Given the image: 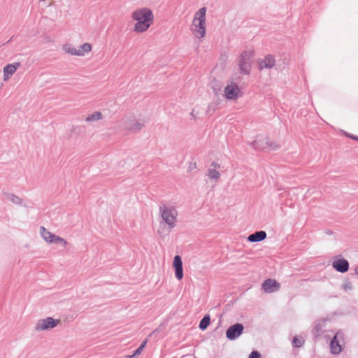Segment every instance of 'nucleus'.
I'll use <instances>...</instances> for the list:
<instances>
[{
    "mask_svg": "<svg viewBox=\"0 0 358 358\" xmlns=\"http://www.w3.org/2000/svg\"><path fill=\"white\" fill-rule=\"evenodd\" d=\"M143 126V124H141L140 122H136L130 127V130L132 131L133 132H138L142 129Z\"/></svg>",
    "mask_w": 358,
    "mask_h": 358,
    "instance_id": "obj_29",
    "label": "nucleus"
},
{
    "mask_svg": "<svg viewBox=\"0 0 358 358\" xmlns=\"http://www.w3.org/2000/svg\"><path fill=\"white\" fill-rule=\"evenodd\" d=\"M134 355H127L124 358H134Z\"/></svg>",
    "mask_w": 358,
    "mask_h": 358,
    "instance_id": "obj_35",
    "label": "nucleus"
},
{
    "mask_svg": "<svg viewBox=\"0 0 358 358\" xmlns=\"http://www.w3.org/2000/svg\"><path fill=\"white\" fill-rule=\"evenodd\" d=\"M196 169V162H190L188 166L187 171L190 172L192 170Z\"/></svg>",
    "mask_w": 358,
    "mask_h": 358,
    "instance_id": "obj_31",
    "label": "nucleus"
},
{
    "mask_svg": "<svg viewBox=\"0 0 358 358\" xmlns=\"http://www.w3.org/2000/svg\"><path fill=\"white\" fill-rule=\"evenodd\" d=\"M326 321L327 320L321 319L315 322V326L312 330V334L315 339H317L323 334V329L325 327Z\"/></svg>",
    "mask_w": 358,
    "mask_h": 358,
    "instance_id": "obj_11",
    "label": "nucleus"
},
{
    "mask_svg": "<svg viewBox=\"0 0 358 358\" xmlns=\"http://www.w3.org/2000/svg\"><path fill=\"white\" fill-rule=\"evenodd\" d=\"M102 113L100 111H96L93 114L89 115L88 117H86V122H94L96 120H101L102 118Z\"/></svg>",
    "mask_w": 358,
    "mask_h": 358,
    "instance_id": "obj_21",
    "label": "nucleus"
},
{
    "mask_svg": "<svg viewBox=\"0 0 358 358\" xmlns=\"http://www.w3.org/2000/svg\"><path fill=\"white\" fill-rule=\"evenodd\" d=\"M210 166L214 168L213 169H215V170H216V169H220V165L217 162H213L211 163Z\"/></svg>",
    "mask_w": 358,
    "mask_h": 358,
    "instance_id": "obj_33",
    "label": "nucleus"
},
{
    "mask_svg": "<svg viewBox=\"0 0 358 358\" xmlns=\"http://www.w3.org/2000/svg\"><path fill=\"white\" fill-rule=\"evenodd\" d=\"M248 358H262V355L261 354L257 351V350H253L249 355V357Z\"/></svg>",
    "mask_w": 358,
    "mask_h": 358,
    "instance_id": "obj_30",
    "label": "nucleus"
},
{
    "mask_svg": "<svg viewBox=\"0 0 358 358\" xmlns=\"http://www.w3.org/2000/svg\"><path fill=\"white\" fill-rule=\"evenodd\" d=\"M4 196L9 201H10L13 203L19 205V206H26L23 203V200L20 198L19 196H16L14 194L8 193V192H3Z\"/></svg>",
    "mask_w": 358,
    "mask_h": 358,
    "instance_id": "obj_16",
    "label": "nucleus"
},
{
    "mask_svg": "<svg viewBox=\"0 0 358 358\" xmlns=\"http://www.w3.org/2000/svg\"><path fill=\"white\" fill-rule=\"evenodd\" d=\"M206 8L202 7L194 14L192 22L194 28L192 30L198 38H202L206 35Z\"/></svg>",
    "mask_w": 358,
    "mask_h": 358,
    "instance_id": "obj_2",
    "label": "nucleus"
},
{
    "mask_svg": "<svg viewBox=\"0 0 358 358\" xmlns=\"http://www.w3.org/2000/svg\"><path fill=\"white\" fill-rule=\"evenodd\" d=\"M343 287V288L345 289H352V284H351V282H348L345 284H344Z\"/></svg>",
    "mask_w": 358,
    "mask_h": 358,
    "instance_id": "obj_32",
    "label": "nucleus"
},
{
    "mask_svg": "<svg viewBox=\"0 0 358 358\" xmlns=\"http://www.w3.org/2000/svg\"><path fill=\"white\" fill-rule=\"evenodd\" d=\"M338 335H339V332L336 333L334 336V337L331 338V342H330L331 352L334 355L339 354L343 350L341 345L339 344V342H338Z\"/></svg>",
    "mask_w": 358,
    "mask_h": 358,
    "instance_id": "obj_12",
    "label": "nucleus"
},
{
    "mask_svg": "<svg viewBox=\"0 0 358 358\" xmlns=\"http://www.w3.org/2000/svg\"><path fill=\"white\" fill-rule=\"evenodd\" d=\"M264 143L266 144L267 148H269L271 150H278L280 148V145L277 143L271 141L268 137L265 138Z\"/></svg>",
    "mask_w": 358,
    "mask_h": 358,
    "instance_id": "obj_22",
    "label": "nucleus"
},
{
    "mask_svg": "<svg viewBox=\"0 0 358 358\" xmlns=\"http://www.w3.org/2000/svg\"><path fill=\"white\" fill-rule=\"evenodd\" d=\"M266 238V233L264 231H257L251 234L248 237V241L251 243L259 242L264 241Z\"/></svg>",
    "mask_w": 358,
    "mask_h": 358,
    "instance_id": "obj_14",
    "label": "nucleus"
},
{
    "mask_svg": "<svg viewBox=\"0 0 358 358\" xmlns=\"http://www.w3.org/2000/svg\"><path fill=\"white\" fill-rule=\"evenodd\" d=\"M346 136L348 137H349L350 138H351V139H353V140H355V141H358V136H355V135H353V134H346Z\"/></svg>",
    "mask_w": 358,
    "mask_h": 358,
    "instance_id": "obj_34",
    "label": "nucleus"
},
{
    "mask_svg": "<svg viewBox=\"0 0 358 358\" xmlns=\"http://www.w3.org/2000/svg\"><path fill=\"white\" fill-rule=\"evenodd\" d=\"M92 50V45L90 43H85L80 46V48L78 50L79 52L82 53V56L85 55L86 52H89Z\"/></svg>",
    "mask_w": 358,
    "mask_h": 358,
    "instance_id": "obj_25",
    "label": "nucleus"
},
{
    "mask_svg": "<svg viewBox=\"0 0 358 358\" xmlns=\"http://www.w3.org/2000/svg\"><path fill=\"white\" fill-rule=\"evenodd\" d=\"M194 358H196V357H194Z\"/></svg>",
    "mask_w": 358,
    "mask_h": 358,
    "instance_id": "obj_37",
    "label": "nucleus"
},
{
    "mask_svg": "<svg viewBox=\"0 0 358 358\" xmlns=\"http://www.w3.org/2000/svg\"><path fill=\"white\" fill-rule=\"evenodd\" d=\"M131 17L134 20L137 21L134 25V31L136 32L145 31L153 22L152 11L146 8L134 11Z\"/></svg>",
    "mask_w": 358,
    "mask_h": 358,
    "instance_id": "obj_1",
    "label": "nucleus"
},
{
    "mask_svg": "<svg viewBox=\"0 0 358 358\" xmlns=\"http://www.w3.org/2000/svg\"><path fill=\"white\" fill-rule=\"evenodd\" d=\"M148 343V339H145V341H143L141 345H139V347L134 351V352L133 353L134 356H136V355H140L142 351L143 350V349L145 348V347L146 346V344Z\"/></svg>",
    "mask_w": 358,
    "mask_h": 358,
    "instance_id": "obj_28",
    "label": "nucleus"
},
{
    "mask_svg": "<svg viewBox=\"0 0 358 358\" xmlns=\"http://www.w3.org/2000/svg\"><path fill=\"white\" fill-rule=\"evenodd\" d=\"M332 267L336 271L345 273L349 270L350 264L347 259L343 257L338 258V257L336 256L332 262Z\"/></svg>",
    "mask_w": 358,
    "mask_h": 358,
    "instance_id": "obj_7",
    "label": "nucleus"
},
{
    "mask_svg": "<svg viewBox=\"0 0 358 358\" xmlns=\"http://www.w3.org/2000/svg\"><path fill=\"white\" fill-rule=\"evenodd\" d=\"M224 96L227 100H236L243 96L240 87L238 85L231 81L227 83L224 90Z\"/></svg>",
    "mask_w": 358,
    "mask_h": 358,
    "instance_id": "obj_4",
    "label": "nucleus"
},
{
    "mask_svg": "<svg viewBox=\"0 0 358 358\" xmlns=\"http://www.w3.org/2000/svg\"><path fill=\"white\" fill-rule=\"evenodd\" d=\"M355 273L358 275V266L355 268Z\"/></svg>",
    "mask_w": 358,
    "mask_h": 358,
    "instance_id": "obj_36",
    "label": "nucleus"
},
{
    "mask_svg": "<svg viewBox=\"0 0 358 358\" xmlns=\"http://www.w3.org/2000/svg\"><path fill=\"white\" fill-rule=\"evenodd\" d=\"M40 232L45 241L49 243V240L54 238L55 234L48 231L44 227H41Z\"/></svg>",
    "mask_w": 358,
    "mask_h": 358,
    "instance_id": "obj_19",
    "label": "nucleus"
},
{
    "mask_svg": "<svg viewBox=\"0 0 358 358\" xmlns=\"http://www.w3.org/2000/svg\"><path fill=\"white\" fill-rule=\"evenodd\" d=\"M173 266L175 270V275L178 280L183 278L182 261L180 255H176L173 257Z\"/></svg>",
    "mask_w": 358,
    "mask_h": 358,
    "instance_id": "obj_9",
    "label": "nucleus"
},
{
    "mask_svg": "<svg viewBox=\"0 0 358 358\" xmlns=\"http://www.w3.org/2000/svg\"><path fill=\"white\" fill-rule=\"evenodd\" d=\"M305 341L303 339H299L297 336H294L292 341V345L294 348H301L303 345Z\"/></svg>",
    "mask_w": 358,
    "mask_h": 358,
    "instance_id": "obj_27",
    "label": "nucleus"
},
{
    "mask_svg": "<svg viewBox=\"0 0 358 358\" xmlns=\"http://www.w3.org/2000/svg\"><path fill=\"white\" fill-rule=\"evenodd\" d=\"M244 326L241 323L231 325L226 331V337L229 341H235L239 338L244 331Z\"/></svg>",
    "mask_w": 358,
    "mask_h": 358,
    "instance_id": "obj_5",
    "label": "nucleus"
},
{
    "mask_svg": "<svg viewBox=\"0 0 358 358\" xmlns=\"http://www.w3.org/2000/svg\"><path fill=\"white\" fill-rule=\"evenodd\" d=\"M264 142H265V138L257 139L252 142V145L253 148L256 150H265L267 148V145Z\"/></svg>",
    "mask_w": 358,
    "mask_h": 358,
    "instance_id": "obj_18",
    "label": "nucleus"
},
{
    "mask_svg": "<svg viewBox=\"0 0 358 358\" xmlns=\"http://www.w3.org/2000/svg\"><path fill=\"white\" fill-rule=\"evenodd\" d=\"M207 176L213 180H217L220 178V173L215 169H208Z\"/></svg>",
    "mask_w": 358,
    "mask_h": 358,
    "instance_id": "obj_24",
    "label": "nucleus"
},
{
    "mask_svg": "<svg viewBox=\"0 0 358 358\" xmlns=\"http://www.w3.org/2000/svg\"><path fill=\"white\" fill-rule=\"evenodd\" d=\"M238 66H239V71L241 74H243V75L250 74V71L251 69L250 63H247V64L238 63Z\"/></svg>",
    "mask_w": 358,
    "mask_h": 358,
    "instance_id": "obj_20",
    "label": "nucleus"
},
{
    "mask_svg": "<svg viewBox=\"0 0 358 358\" xmlns=\"http://www.w3.org/2000/svg\"><path fill=\"white\" fill-rule=\"evenodd\" d=\"M49 243H55L57 245L61 244L63 246H66L67 244V241L63 238L55 235L52 239L49 240Z\"/></svg>",
    "mask_w": 358,
    "mask_h": 358,
    "instance_id": "obj_23",
    "label": "nucleus"
},
{
    "mask_svg": "<svg viewBox=\"0 0 358 358\" xmlns=\"http://www.w3.org/2000/svg\"><path fill=\"white\" fill-rule=\"evenodd\" d=\"M64 49L66 52L71 54V55L82 56V53L79 52V51L74 48L65 45Z\"/></svg>",
    "mask_w": 358,
    "mask_h": 358,
    "instance_id": "obj_26",
    "label": "nucleus"
},
{
    "mask_svg": "<svg viewBox=\"0 0 358 358\" xmlns=\"http://www.w3.org/2000/svg\"><path fill=\"white\" fill-rule=\"evenodd\" d=\"M280 283L274 279H266L262 285V289L266 293H273L280 288Z\"/></svg>",
    "mask_w": 358,
    "mask_h": 358,
    "instance_id": "obj_8",
    "label": "nucleus"
},
{
    "mask_svg": "<svg viewBox=\"0 0 358 358\" xmlns=\"http://www.w3.org/2000/svg\"><path fill=\"white\" fill-rule=\"evenodd\" d=\"M255 54L252 50L247 51L244 50L239 57L238 63L247 64L251 63L252 59Z\"/></svg>",
    "mask_w": 358,
    "mask_h": 358,
    "instance_id": "obj_15",
    "label": "nucleus"
},
{
    "mask_svg": "<svg viewBox=\"0 0 358 358\" xmlns=\"http://www.w3.org/2000/svg\"><path fill=\"white\" fill-rule=\"evenodd\" d=\"M20 66V63L19 62L6 65L3 68L4 80H7L11 75H13Z\"/></svg>",
    "mask_w": 358,
    "mask_h": 358,
    "instance_id": "obj_13",
    "label": "nucleus"
},
{
    "mask_svg": "<svg viewBox=\"0 0 358 358\" xmlns=\"http://www.w3.org/2000/svg\"><path fill=\"white\" fill-rule=\"evenodd\" d=\"M275 65V59L271 55H267L264 57V59L258 61L259 69H272Z\"/></svg>",
    "mask_w": 358,
    "mask_h": 358,
    "instance_id": "obj_10",
    "label": "nucleus"
},
{
    "mask_svg": "<svg viewBox=\"0 0 358 358\" xmlns=\"http://www.w3.org/2000/svg\"><path fill=\"white\" fill-rule=\"evenodd\" d=\"M210 324V316L209 314H206L203 316V317L201 320L199 324V328L201 331H204L207 329V327Z\"/></svg>",
    "mask_w": 358,
    "mask_h": 358,
    "instance_id": "obj_17",
    "label": "nucleus"
},
{
    "mask_svg": "<svg viewBox=\"0 0 358 358\" xmlns=\"http://www.w3.org/2000/svg\"><path fill=\"white\" fill-rule=\"evenodd\" d=\"M159 213L162 220L172 229L176 227L178 212L174 206L165 204L159 206Z\"/></svg>",
    "mask_w": 358,
    "mask_h": 358,
    "instance_id": "obj_3",
    "label": "nucleus"
},
{
    "mask_svg": "<svg viewBox=\"0 0 358 358\" xmlns=\"http://www.w3.org/2000/svg\"><path fill=\"white\" fill-rule=\"evenodd\" d=\"M59 323V320L54 319L52 317H48L45 319H41L38 321L36 324V331H43L52 329L57 326Z\"/></svg>",
    "mask_w": 358,
    "mask_h": 358,
    "instance_id": "obj_6",
    "label": "nucleus"
}]
</instances>
